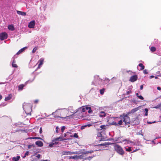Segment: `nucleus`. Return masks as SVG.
<instances>
[{
	"mask_svg": "<svg viewBox=\"0 0 161 161\" xmlns=\"http://www.w3.org/2000/svg\"><path fill=\"white\" fill-rule=\"evenodd\" d=\"M114 121L110 125H122L123 124V122L125 123V125H130V117L127 114H123V115H120L119 117H114Z\"/></svg>",
	"mask_w": 161,
	"mask_h": 161,
	"instance_id": "obj_1",
	"label": "nucleus"
},
{
	"mask_svg": "<svg viewBox=\"0 0 161 161\" xmlns=\"http://www.w3.org/2000/svg\"><path fill=\"white\" fill-rule=\"evenodd\" d=\"M69 139L68 138H65L62 136H60L58 137H57L55 139L53 140V141L49 145V146L50 147H53L55 146L56 145H57L58 142H56V141H63L64 140H66L67 139Z\"/></svg>",
	"mask_w": 161,
	"mask_h": 161,
	"instance_id": "obj_2",
	"label": "nucleus"
},
{
	"mask_svg": "<svg viewBox=\"0 0 161 161\" xmlns=\"http://www.w3.org/2000/svg\"><path fill=\"white\" fill-rule=\"evenodd\" d=\"M114 149L116 152L120 155H123L124 152L121 146L118 144H115L114 146Z\"/></svg>",
	"mask_w": 161,
	"mask_h": 161,
	"instance_id": "obj_3",
	"label": "nucleus"
},
{
	"mask_svg": "<svg viewBox=\"0 0 161 161\" xmlns=\"http://www.w3.org/2000/svg\"><path fill=\"white\" fill-rule=\"evenodd\" d=\"M94 80L93 81L92 84L94 85H97V84L101 85L102 84L103 80L100 79L99 76L97 75L94 76Z\"/></svg>",
	"mask_w": 161,
	"mask_h": 161,
	"instance_id": "obj_4",
	"label": "nucleus"
},
{
	"mask_svg": "<svg viewBox=\"0 0 161 161\" xmlns=\"http://www.w3.org/2000/svg\"><path fill=\"white\" fill-rule=\"evenodd\" d=\"M23 108L25 111V113L27 115H31V112L32 111V109L31 106L30 105L28 107H27L23 105Z\"/></svg>",
	"mask_w": 161,
	"mask_h": 161,
	"instance_id": "obj_5",
	"label": "nucleus"
},
{
	"mask_svg": "<svg viewBox=\"0 0 161 161\" xmlns=\"http://www.w3.org/2000/svg\"><path fill=\"white\" fill-rule=\"evenodd\" d=\"M83 153V152H82ZM93 152V151H86L83 152V154L82 153V154L80 155H77V159H82L83 158V157H84V154H86L89 153H92Z\"/></svg>",
	"mask_w": 161,
	"mask_h": 161,
	"instance_id": "obj_6",
	"label": "nucleus"
},
{
	"mask_svg": "<svg viewBox=\"0 0 161 161\" xmlns=\"http://www.w3.org/2000/svg\"><path fill=\"white\" fill-rule=\"evenodd\" d=\"M8 35L5 32H3L0 34V39L4 40L7 38Z\"/></svg>",
	"mask_w": 161,
	"mask_h": 161,
	"instance_id": "obj_7",
	"label": "nucleus"
},
{
	"mask_svg": "<svg viewBox=\"0 0 161 161\" xmlns=\"http://www.w3.org/2000/svg\"><path fill=\"white\" fill-rule=\"evenodd\" d=\"M35 25V21L34 20H32L29 23L28 25V27L31 28H34Z\"/></svg>",
	"mask_w": 161,
	"mask_h": 161,
	"instance_id": "obj_8",
	"label": "nucleus"
},
{
	"mask_svg": "<svg viewBox=\"0 0 161 161\" xmlns=\"http://www.w3.org/2000/svg\"><path fill=\"white\" fill-rule=\"evenodd\" d=\"M137 77L136 75H134L131 76L130 78V81L133 82L137 80Z\"/></svg>",
	"mask_w": 161,
	"mask_h": 161,
	"instance_id": "obj_9",
	"label": "nucleus"
},
{
	"mask_svg": "<svg viewBox=\"0 0 161 161\" xmlns=\"http://www.w3.org/2000/svg\"><path fill=\"white\" fill-rule=\"evenodd\" d=\"M139 109V107H137L136 108H133L132 110H131L130 111L128 112L127 114V115L128 114H131V113H134L135 112H136L137 111H138Z\"/></svg>",
	"mask_w": 161,
	"mask_h": 161,
	"instance_id": "obj_10",
	"label": "nucleus"
},
{
	"mask_svg": "<svg viewBox=\"0 0 161 161\" xmlns=\"http://www.w3.org/2000/svg\"><path fill=\"white\" fill-rule=\"evenodd\" d=\"M86 111V109L85 108V106H83L81 108H78L77 109V111H76L75 113H76L78 112H85Z\"/></svg>",
	"mask_w": 161,
	"mask_h": 161,
	"instance_id": "obj_11",
	"label": "nucleus"
},
{
	"mask_svg": "<svg viewBox=\"0 0 161 161\" xmlns=\"http://www.w3.org/2000/svg\"><path fill=\"white\" fill-rule=\"evenodd\" d=\"M44 61V59L43 58H41L39 61L38 62L39 63V64H38V67H37L38 69H39L41 67L42 65L43 64Z\"/></svg>",
	"mask_w": 161,
	"mask_h": 161,
	"instance_id": "obj_12",
	"label": "nucleus"
},
{
	"mask_svg": "<svg viewBox=\"0 0 161 161\" xmlns=\"http://www.w3.org/2000/svg\"><path fill=\"white\" fill-rule=\"evenodd\" d=\"M107 114L103 111H101L99 114V116L100 117H104L106 116Z\"/></svg>",
	"mask_w": 161,
	"mask_h": 161,
	"instance_id": "obj_13",
	"label": "nucleus"
},
{
	"mask_svg": "<svg viewBox=\"0 0 161 161\" xmlns=\"http://www.w3.org/2000/svg\"><path fill=\"white\" fill-rule=\"evenodd\" d=\"M35 143L37 146L39 147H41L43 145V143L42 141H36Z\"/></svg>",
	"mask_w": 161,
	"mask_h": 161,
	"instance_id": "obj_14",
	"label": "nucleus"
},
{
	"mask_svg": "<svg viewBox=\"0 0 161 161\" xmlns=\"http://www.w3.org/2000/svg\"><path fill=\"white\" fill-rule=\"evenodd\" d=\"M17 13L18 14L21 15L22 16H25L26 14V13L25 12L18 10L17 11Z\"/></svg>",
	"mask_w": 161,
	"mask_h": 161,
	"instance_id": "obj_15",
	"label": "nucleus"
},
{
	"mask_svg": "<svg viewBox=\"0 0 161 161\" xmlns=\"http://www.w3.org/2000/svg\"><path fill=\"white\" fill-rule=\"evenodd\" d=\"M20 158V157L19 156H17L16 157H13L12 159V161H18Z\"/></svg>",
	"mask_w": 161,
	"mask_h": 161,
	"instance_id": "obj_16",
	"label": "nucleus"
},
{
	"mask_svg": "<svg viewBox=\"0 0 161 161\" xmlns=\"http://www.w3.org/2000/svg\"><path fill=\"white\" fill-rule=\"evenodd\" d=\"M54 117L55 118L60 117L59 116H55ZM70 116H66L65 117H62L61 118L63 119H64V120H67L68 119H69L70 118Z\"/></svg>",
	"mask_w": 161,
	"mask_h": 161,
	"instance_id": "obj_17",
	"label": "nucleus"
},
{
	"mask_svg": "<svg viewBox=\"0 0 161 161\" xmlns=\"http://www.w3.org/2000/svg\"><path fill=\"white\" fill-rule=\"evenodd\" d=\"M27 48V47H25L20 49L16 53L17 55H19L23 52L25 50V49Z\"/></svg>",
	"mask_w": 161,
	"mask_h": 161,
	"instance_id": "obj_18",
	"label": "nucleus"
},
{
	"mask_svg": "<svg viewBox=\"0 0 161 161\" xmlns=\"http://www.w3.org/2000/svg\"><path fill=\"white\" fill-rule=\"evenodd\" d=\"M63 155H67L68 154H72V152L70 151H63L62 152Z\"/></svg>",
	"mask_w": 161,
	"mask_h": 161,
	"instance_id": "obj_19",
	"label": "nucleus"
},
{
	"mask_svg": "<svg viewBox=\"0 0 161 161\" xmlns=\"http://www.w3.org/2000/svg\"><path fill=\"white\" fill-rule=\"evenodd\" d=\"M12 95L11 94H9L7 97H5V101H8L10 100L12 97Z\"/></svg>",
	"mask_w": 161,
	"mask_h": 161,
	"instance_id": "obj_20",
	"label": "nucleus"
},
{
	"mask_svg": "<svg viewBox=\"0 0 161 161\" xmlns=\"http://www.w3.org/2000/svg\"><path fill=\"white\" fill-rule=\"evenodd\" d=\"M8 28L9 30L12 31H14V26L12 25H9L8 26Z\"/></svg>",
	"mask_w": 161,
	"mask_h": 161,
	"instance_id": "obj_21",
	"label": "nucleus"
},
{
	"mask_svg": "<svg viewBox=\"0 0 161 161\" xmlns=\"http://www.w3.org/2000/svg\"><path fill=\"white\" fill-rule=\"evenodd\" d=\"M85 108L86 110H88V112L90 113L92 112V110H91V108L90 107L86 106L85 107Z\"/></svg>",
	"mask_w": 161,
	"mask_h": 161,
	"instance_id": "obj_22",
	"label": "nucleus"
},
{
	"mask_svg": "<svg viewBox=\"0 0 161 161\" xmlns=\"http://www.w3.org/2000/svg\"><path fill=\"white\" fill-rule=\"evenodd\" d=\"M14 58V60L13 61V62H12V66L13 67H14V68H17L18 66L17 65L15 64V60L14 59V58Z\"/></svg>",
	"mask_w": 161,
	"mask_h": 161,
	"instance_id": "obj_23",
	"label": "nucleus"
},
{
	"mask_svg": "<svg viewBox=\"0 0 161 161\" xmlns=\"http://www.w3.org/2000/svg\"><path fill=\"white\" fill-rule=\"evenodd\" d=\"M91 126H92V124H89L87 125H83L81 127V129H84L85 127L88 126V127H90Z\"/></svg>",
	"mask_w": 161,
	"mask_h": 161,
	"instance_id": "obj_24",
	"label": "nucleus"
},
{
	"mask_svg": "<svg viewBox=\"0 0 161 161\" xmlns=\"http://www.w3.org/2000/svg\"><path fill=\"white\" fill-rule=\"evenodd\" d=\"M25 85L23 84H21L19 85L18 86V90H22L23 87H24Z\"/></svg>",
	"mask_w": 161,
	"mask_h": 161,
	"instance_id": "obj_25",
	"label": "nucleus"
},
{
	"mask_svg": "<svg viewBox=\"0 0 161 161\" xmlns=\"http://www.w3.org/2000/svg\"><path fill=\"white\" fill-rule=\"evenodd\" d=\"M81 153H83L80 151H76L72 152V154H79Z\"/></svg>",
	"mask_w": 161,
	"mask_h": 161,
	"instance_id": "obj_26",
	"label": "nucleus"
},
{
	"mask_svg": "<svg viewBox=\"0 0 161 161\" xmlns=\"http://www.w3.org/2000/svg\"><path fill=\"white\" fill-rule=\"evenodd\" d=\"M138 66L141 67L140 69L141 70H143L145 68L144 66L142 64H139Z\"/></svg>",
	"mask_w": 161,
	"mask_h": 161,
	"instance_id": "obj_27",
	"label": "nucleus"
},
{
	"mask_svg": "<svg viewBox=\"0 0 161 161\" xmlns=\"http://www.w3.org/2000/svg\"><path fill=\"white\" fill-rule=\"evenodd\" d=\"M69 158L70 159H77V155L69 156Z\"/></svg>",
	"mask_w": 161,
	"mask_h": 161,
	"instance_id": "obj_28",
	"label": "nucleus"
},
{
	"mask_svg": "<svg viewBox=\"0 0 161 161\" xmlns=\"http://www.w3.org/2000/svg\"><path fill=\"white\" fill-rule=\"evenodd\" d=\"M150 50H151V51L152 52H154V51H156V48L155 47H152L150 48Z\"/></svg>",
	"mask_w": 161,
	"mask_h": 161,
	"instance_id": "obj_29",
	"label": "nucleus"
},
{
	"mask_svg": "<svg viewBox=\"0 0 161 161\" xmlns=\"http://www.w3.org/2000/svg\"><path fill=\"white\" fill-rule=\"evenodd\" d=\"M29 151H27L25 153L24 156L23 157V158H25L26 156H28L29 154Z\"/></svg>",
	"mask_w": 161,
	"mask_h": 161,
	"instance_id": "obj_30",
	"label": "nucleus"
},
{
	"mask_svg": "<svg viewBox=\"0 0 161 161\" xmlns=\"http://www.w3.org/2000/svg\"><path fill=\"white\" fill-rule=\"evenodd\" d=\"M105 90V89L103 88V89H101L100 90V93L101 95H103L104 93Z\"/></svg>",
	"mask_w": 161,
	"mask_h": 161,
	"instance_id": "obj_31",
	"label": "nucleus"
},
{
	"mask_svg": "<svg viewBox=\"0 0 161 161\" xmlns=\"http://www.w3.org/2000/svg\"><path fill=\"white\" fill-rule=\"evenodd\" d=\"M124 141L127 142V143H134V142H133L131 141H130L129 140H128L127 139H125Z\"/></svg>",
	"mask_w": 161,
	"mask_h": 161,
	"instance_id": "obj_32",
	"label": "nucleus"
},
{
	"mask_svg": "<svg viewBox=\"0 0 161 161\" xmlns=\"http://www.w3.org/2000/svg\"><path fill=\"white\" fill-rule=\"evenodd\" d=\"M65 129V126H63L62 127L61 130L62 133H63L64 132Z\"/></svg>",
	"mask_w": 161,
	"mask_h": 161,
	"instance_id": "obj_33",
	"label": "nucleus"
},
{
	"mask_svg": "<svg viewBox=\"0 0 161 161\" xmlns=\"http://www.w3.org/2000/svg\"><path fill=\"white\" fill-rule=\"evenodd\" d=\"M37 48H38L37 47H35L32 50V53H35L36 52V50L37 49Z\"/></svg>",
	"mask_w": 161,
	"mask_h": 161,
	"instance_id": "obj_34",
	"label": "nucleus"
},
{
	"mask_svg": "<svg viewBox=\"0 0 161 161\" xmlns=\"http://www.w3.org/2000/svg\"><path fill=\"white\" fill-rule=\"evenodd\" d=\"M125 150L127 151L130 152L132 151L131 148L130 147H128L127 148L125 149Z\"/></svg>",
	"mask_w": 161,
	"mask_h": 161,
	"instance_id": "obj_35",
	"label": "nucleus"
},
{
	"mask_svg": "<svg viewBox=\"0 0 161 161\" xmlns=\"http://www.w3.org/2000/svg\"><path fill=\"white\" fill-rule=\"evenodd\" d=\"M70 134V133L69 132H67L66 133H65L64 134V137H68V136H67L69 134Z\"/></svg>",
	"mask_w": 161,
	"mask_h": 161,
	"instance_id": "obj_36",
	"label": "nucleus"
},
{
	"mask_svg": "<svg viewBox=\"0 0 161 161\" xmlns=\"http://www.w3.org/2000/svg\"><path fill=\"white\" fill-rule=\"evenodd\" d=\"M35 146L34 145V144H32V145H29L28 146V149H30L32 147H34Z\"/></svg>",
	"mask_w": 161,
	"mask_h": 161,
	"instance_id": "obj_37",
	"label": "nucleus"
},
{
	"mask_svg": "<svg viewBox=\"0 0 161 161\" xmlns=\"http://www.w3.org/2000/svg\"><path fill=\"white\" fill-rule=\"evenodd\" d=\"M29 139H41V138L40 137H30L29 138Z\"/></svg>",
	"mask_w": 161,
	"mask_h": 161,
	"instance_id": "obj_38",
	"label": "nucleus"
},
{
	"mask_svg": "<svg viewBox=\"0 0 161 161\" xmlns=\"http://www.w3.org/2000/svg\"><path fill=\"white\" fill-rule=\"evenodd\" d=\"M73 137H74L77 138L78 137V136L77 135V134L76 133H75L73 135Z\"/></svg>",
	"mask_w": 161,
	"mask_h": 161,
	"instance_id": "obj_39",
	"label": "nucleus"
},
{
	"mask_svg": "<svg viewBox=\"0 0 161 161\" xmlns=\"http://www.w3.org/2000/svg\"><path fill=\"white\" fill-rule=\"evenodd\" d=\"M104 81L105 82V83H107L109 82V80L108 78H106Z\"/></svg>",
	"mask_w": 161,
	"mask_h": 161,
	"instance_id": "obj_40",
	"label": "nucleus"
},
{
	"mask_svg": "<svg viewBox=\"0 0 161 161\" xmlns=\"http://www.w3.org/2000/svg\"><path fill=\"white\" fill-rule=\"evenodd\" d=\"M161 107V103L160 104H158L157 106L154 107V108H158Z\"/></svg>",
	"mask_w": 161,
	"mask_h": 161,
	"instance_id": "obj_41",
	"label": "nucleus"
},
{
	"mask_svg": "<svg viewBox=\"0 0 161 161\" xmlns=\"http://www.w3.org/2000/svg\"><path fill=\"white\" fill-rule=\"evenodd\" d=\"M145 110L146 111V113L145 114V116H147V113L148 112V110L147 108H145Z\"/></svg>",
	"mask_w": 161,
	"mask_h": 161,
	"instance_id": "obj_42",
	"label": "nucleus"
},
{
	"mask_svg": "<svg viewBox=\"0 0 161 161\" xmlns=\"http://www.w3.org/2000/svg\"><path fill=\"white\" fill-rule=\"evenodd\" d=\"M139 99H141V100H143L144 99L143 97L141 96V95H139L137 97Z\"/></svg>",
	"mask_w": 161,
	"mask_h": 161,
	"instance_id": "obj_43",
	"label": "nucleus"
},
{
	"mask_svg": "<svg viewBox=\"0 0 161 161\" xmlns=\"http://www.w3.org/2000/svg\"><path fill=\"white\" fill-rule=\"evenodd\" d=\"M131 93H132V91H131V90H130L129 91H128L126 92V94H127V95H129V94H131Z\"/></svg>",
	"mask_w": 161,
	"mask_h": 161,
	"instance_id": "obj_44",
	"label": "nucleus"
},
{
	"mask_svg": "<svg viewBox=\"0 0 161 161\" xmlns=\"http://www.w3.org/2000/svg\"><path fill=\"white\" fill-rule=\"evenodd\" d=\"M92 157H90V156H89V157H87V158H85V160H86V159H88L89 160H91L92 158Z\"/></svg>",
	"mask_w": 161,
	"mask_h": 161,
	"instance_id": "obj_45",
	"label": "nucleus"
},
{
	"mask_svg": "<svg viewBox=\"0 0 161 161\" xmlns=\"http://www.w3.org/2000/svg\"><path fill=\"white\" fill-rule=\"evenodd\" d=\"M106 126L104 125H102L100 126V128L102 129H105V128Z\"/></svg>",
	"mask_w": 161,
	"mask_h": 161,
	"instance_id": "obj_46",
	"label": "nucleus"
},
{
	"mask_svg": "<svg viewBox=\"0 0 161 161\" xmlns=\"http://www.w3.org/2000/svg\"><path fill=\"white\" fill-rule=\"evenodd\" d=\"M143 73L145 74H147L148 73V72L146 69H144L143 70Z\"/></svg>",
	"mask_w": 161,
	"mask_h": 161,
	"instance_id": "obj_47",
	"label": "nucleus"
},
{
	"mask_svg": "<svg viewBox=\"0 0 161 161\" xmlns=\"http://www.w3.org/2000/svg\"><path fill=\"white\" fill-rule=\"evenodd\" d=\"M41 156V155L40 154H38L36 156V157L38 158H40Z\"/></svg>",
	"mask_w": 161,
	"mask_h": 161,
	"instance_id": "obj_48",
	"label": "nucleus"
},
{
	"mask_svg": "<svg viewBox=\"0 0 161 161\" xmlns=\"http://www.w3.org/2000/svg\"><path fill=\"white\" fill-rule=\"evenodd\" d=\"M156 122V121H154L153 122H147V123L149 124H151L152 123H155Z\"/></svg>",
	"mask_w": 161,
	"mask_h": 161,
	"instance_id": "obj_49",
	"label": "nucleus"
},
{
	"mask_svg": "<svg viewBox=\"0 0 161 161\" xmlns=\"http://www.w3.org/2000/svg\"><path fill=\"white\" fill-rule=\"evenodd\" d=\"M42 132V127H41L40 129L39 132L40 134H41Z\"/></svg>",
	"mask_w": 161,
	"mask_h": 161,
	"instance_id": "obj_50",
	"label": "nucleus"
},
{
	"mask_svg": "<svg viewBox=\"0 0 161 161\" xmlns=\"http://www.w3.org/2000/svg\"><path fill=\"white\" fill-rule=\"evenodd\" d=\"M140 88L141 90H142L143 89V86L142 85H141L140 86Z\"/></svg>",
	"mask_w": 161,
	"mask_h": 161,
	"instance_id": "obj_51",
	"label": "nucleus"
},
{
	"mask_svg": "<svg viewBox=\"0 0 161 161\" xmlns=\"http://www.w3.org/2000/svg\"><path fill=\"white\" fill-rule=\"evenodd\" d=\"M34 79L32 80H28V81H27V82H29L30 81V82H31L34 80Z\"/></svg>",
	"mask_w": 161,
	"mask_h": 161,
	"instance_id": "obj_52",
	"label": "nucleus"
},
{
	"mask_svg": "<svg viewBox=\"0 0 161 161\" xmlns=\"http://www.w3.org/2000/svg\"><path fill=\"white\" fill-rule=\"evenodd\" d=\"M38 100H36L34 101V103H37L38 102Z\"/></svg>",
	"mask_w": 161,
	"mask_h": 161,
	"instance_id": "obj_53",
	"label": "nucleus"
},
{
	"mask_svg": "<svg viewBox=\"0 0 161 161\" xmlns=\"http://www.w3.org/2000/svg\"><path fill=\"white\" fill-rule=\"evenodd\" d=\"M157 89L159 90H160L161 89V88L160 87H158Z\"/></svg>",
	"mask_w": 161,
	"mask_h": 161,
	"instance_id": "obj_54",
	"label": "nucleus"
},
{
	"mask_svg": "<svg viewBox=\"0 0 161 161\" xmlns=\"http://www.w3.org/2000/svg\"><path fill=\"white\" fill-rule=\"evenodd\" d=\"M98 146H104V144H99Z\"/></svg>",
	"mask_w": 161,
	"mask_h": 161,
	"instance_id": "obj_55",
	"label": "nucleus"
},
{
	"mask_svg": "<svg viewBox=\"0 0 161 161\" xmlns=\"http://www.w3.org/2000/svg\"><path fill=\"white\" fill-rule=\"evenodd\" d=\"M72 107H69V109L71 110V109H72Z\"/></svg>",
	"mask_w": 161,
	"mask_h": 161,
	"instance_id": "obj_56",
	"label": "nucleus"
},
{
	"mask_svg": "<svg viewBox=\"0 0 161 161\" xmlns=\"http://www.w3.org/2000/svg\"><path fill=\"white\" fill-rule=\"evenodd\" d=\"M56 133H58V130H57V129H56Z\"/></svg>",
	"mask_w": 161,
	"mask_h": 161,
	"instance_id": "obj_57",
	"label": "nucleus"
},
{
	"mask_svg": "<svg viewBox=\"0 0 161 161\" xmlns=\"http://www.w3.org/2000/svg\"><path fill=\"white\" fill-rule=\"evenodd\" d=\"M2 96L1 95H0V100H1L2 98Z\"/></svg>",
	"mask_w": 161,
	"mask_h": 161,
	"instance_id": "obj_58",
	"label": "nucleus"
},
{
	"mask_svg": "<svg viewBox=\"0 0 161 161\" xmlns=\"http://www.w3.org/2000/svg\"><path fill=\"white\" fill-rule=\"evenodd\" d=\"M56 129H57V130H58L59 129V128H58V126H57L56 127Z\"/></svg>",
	"mask_w": 161,
	"mask_h": 161,
	"instance_id": "obj_59",
	"label": "nucleus"
},
{
	"mask_svg": "<svg viewBox=\"0 0 161 161\" xmlns=\"http://www.w3.org/2000/svg\"><path fill=\"white\" fill-rule=\"evenodd\" d=\"M151 142H152V143H154V140H153L151 141Z\"/></svg>",
	"mask_w": 161,
	"mask_h": 161,
	"instance_id": "obj_60",
	"label": "nucleus"
},
{
	"mask_svg": "<svg viewBox=\"0 0 161 161\" xmlns=\"http://www.w3.org/2000/svg\"><path fill=\"white\" fill-rule=\"evenodd\" d=\"M153 77H154V76H153V75H151V76H150V78H153Z\"/></svg>",
	"mask_w": 161,
	"mask_h": 161,
	"instance_id": "obj_61",
	"label": "nucleus"
},
{
	"mask_svg": "<svg viewBox=\"0 0 161 161\" xmlns=\"http://www.w3.org/2000/svg\"><path fill=\"white\" fill-rule=\"evenodd\" d=\"M136 95L137 96V97H138V96H139V94H138V93H136Z\"/></svg>",
	"mask_w": 161,
	"mask_h": 161,
	"instance_id": "obj_62",
	"label": "nucleus"
},
{
	"mask_svg": "<svg viewBox=\"0 0 161 161\" xmlns=\"http://www.w3.org/2000/svg\"><path fill=\"white\" fill-rule=\"evenodd\" d=\"M55 112H53V113H52V115H53Z\"/></svg>",
	"mask_w": 161,
	"mask_h": 161,
	"instance_id": "obj_63",
	"label": "nucleus"
},
{
	"mask_svg": "<svg viewBox=\"0 0 161 161\" xmlns=\"http://www.w3.org/2000/svg\"><path fill=\"white\" fill-rule=\"evenodd\" d=\"M42 161H48L47 160H43Z\"/></svg>",
	"mask_w": 161,
	"mask_h": 161,
	"instance_id": "obj_64",
	"label": "nucleus"
}]
</instances>
